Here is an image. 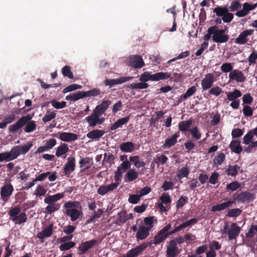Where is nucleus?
<instances>
[{"instance_id": "nucleus-11", "label": "nucleus", "mask_w": 257, "mask_h": 257, "mask_svg": "<svg viewBox=\"0 0 257 257\" xmlns=\"http://www.w3.org/2000/svg\"><path fill=\"white\" fill-rule=\"evenodd\" d=\"M254 30L252 29L246 30L241 32L237 38L235 39V43L239 45L245 44L249 40L248 36H251Z\"/></svg>"}, {"instance_id": "nucleus-45", "label": "nucleus", "mask_w": 257, "mask_h": 257, "mask_svg": "<svg viewBox=\"0 0 257 257\" xmlns=\"http://www.w3.org/2000/svg\"><path fill=\"white\" fill-rule=\"evenodd\" d=\"M130 161L134 163V165L137 168H140L145 166V163L143 161L140 160V157L139 156H131L129 158Z\"/></svg>"}, {"instance_id": "nucleus-15", "label": "nucleus", "mask_w": 257, "mask_h": 257, "mask_svg": "<svg viewBox=\"0 0 257 257\" xmlns=\"http://www.w3.org/2000/svg\"><path fill=\"white\" fill-rule=\"evenodd\" d=\"M257 7V3L250 5L248 3H245L243 4V8L242 10L237 11L235 15L238 17H243L247 15L249 12L251 10H254Z\"/></svg>"}, {"instance_id": "nucleus-30", "label": "nucleus", "mask_w": 257, "mask_h": 257, "mask_svg": "<svg viewBox=\"0 0 257 257\" xmlns=\"http://www.w3.org/2000/svg\"><path fill=\"white\" fill-rule=\"evenodd\" d=\"M169 236L168 234H165L160 230L155 235L154 240L151 241L149 242H152V244H154L155 245H158L163 242Z\"/></svg>"}, {"instance_id": "nucleus-39", "label": "nucleus", "mask_w": 257, "mask_h": 257, "mask_svg": "<svg viewBox=\"0 0 257 257\" xmlns=\"http://www.w3.org/2000/svg\"><path fill=\"white\" fill-rule=\"evenodd\" d=\"M82 98H83L82 91H78L68 95L66 96L65 99L67 100L76 101Z\"/></svg>"}, {"instance_id": "nucleus-44", "label": "nucleus", "mask_w": 257, "mask_h": 257, "mask_svg": "<svg viewBox=\"0 0 257 257\" xmlns=\"http://www.w3.org/2000/svg\"><path fill=\"white\" fill-rule=\"evenodd\" d=\"M48 206L46 207V211L49 214H51L54 212L59 210L61 206V204L59 203H51L48 204Z\"/></svg>"}, {"instance_id": "nucleus-22", "label": "nucleus", "mask_w": 257, "mask_h": 257, "mask_svg": "<svg viewBox=\"0 0 257 257\" xmlns=\"http://www.w3.org/2000/svg\"><path fill=\"white\" fill-rule=\"evenodd\" d=\"M229 78L231 80H236L238 82H243L245 80V76L240 70L235 69L229 74Z\"/></svg>"}, {"instance_id": "nucleus-31", "label": "nucleus", "mask_w": 257, "mask_h": 257, "mask_svg": "<svg viewBox=\"0 0 257 257\" xmlns=\"http://www.w3.org/2000/svg\"><path fill=\"white\" fill-rule=\"evenodd\" d=\"M119 149L122 152L131 153L135 150V146L132 142H123L119 145Z\"/></svg>"}, {"instance_id": "nucleus-60", "label": "nucleus", "mask_w": 257, "mask_h": 257, "mask_svg": "<svg viewBox=\"0 0 257 257\" xmlns=\"http://www.w3.org/2000/svg\"><path fill=\"white\" fill-rule=\"evenodd\" d=\"M241 7V5L238 1H233L231 3L230 6L229 8V10L231 12H233L236 11H237L238 9H240Z\"/></svg>"}, {"instance_id": "nucleus-43", "label": "nucleus", "mask_w": 257, "mask_h": 257, "mask_svg": "<svg viewBox=\"0 0 257 257\" xmlns=\"http://www.w3.org/2000/svg\"><path fill=\"white\" fill-rule=\"evenodd\" d=\"M226 93H227V99L229 101L235 100L237 98L240 97L242 95L241 91L236 89H235L232 92H227Z\"/></svg>"}, {"instance_id": "nucleus-25", "label": "nucleus", "mask_w": 257, "mask_h": 257, "mask_svg": "<svg viewBox=\"0 0 257 257\" xmlns=\"http://www.w3.org/2000/svg\"><path fill=\"white\" fill-rule=\"evenodd\" d=\"M180 137L179 132L175 133L171 138L167 139L162 146L163 149H168L174 146L177 143V139Z\"/></svg>"}, {"instance_id": "nucleus-46", "label": "nucleus", "mask_w": 257, "mask_h": 257, "mask_svg": "<svg viewBox=\"0 0 257 257\" xmlns=\"http://www.w3.org/2000/svg\"><path fill=\"white\" fill-rule=\"evenodd\" d=\"M83 98L86 97L96 96L101 93L100 90L98 88H93L87 91H82Z\"/></svg>"}, {"instance_id": "nucleus-40", "label": "nucleus", "mask_w": 257, "mask_h": 257, "mask_svg": "<svg viewBox=\"0 0 257 257\" xmlns=\"http://www.w3.org/2000/svg\"><path fill=\"white\" fill-rule=\"evenodd\" d=\"M68 151L69 148L67 144L63 143L57 148L55 155L59 157L65 154Z\"/></svg>"}, {"instance_id": "nucleus-37", "label": "nucleus", "mask_w": 257, "mask_h": 257, "mask_svg": "<svg viewBox=\"0 0 257 257\" xmlns=\"http://www.w3.org/2000/svg\"><path fill=\"white\" fill-rule=\"evenodd\" d=\"M98 116H99L93 111V113L85 118V120L90 126L94 127L98 123Z\"/></svg>"}, {"instance_id": "nucleus-63", "label": "nucleus", "mask_w": 257, "mask_h": 257, "mask_svg": "<svg viewBox=\"0 0 257 257\" xmlns=\"http://www.w3.org/2000/svg\"><path fill=\"white\" fill-rule=\"evenodd\" d=\"M188 197L186 196H182L176 202L177 209L182 208L187 202Z\"/></svg>"}, {"instance_id": "nucleus-20", "label": "nucleus", "mask_w": 257, "mask_h": 257, "mask_svg": "<svg viewBox=\"0 0 257 257\" xmlns=\"http://www.w3.org/2000/svg\"><path fill=\"white\" fill-rule=\"evenodd\" d=\"M240 228L236 223H232L228 229L227 234L229 240L235 239L239 234Z\"/></svg>"}, {"instance_id": "nucleus-35", "label": "nucleus", "mask_w": 257, "mask_h": 257, "mask_svg": "<svg viewBox=\"0 0 257 257\" xmlns=\"http://www.w3.org/2000/svg\"><path fill=\"white\" fill-rule=\"evenodd\" d=\"M130 119V117L129 116L119 119L111 125L110 130L113 131L121 127L122 125L126 123L129 121Z\"/></svg>"}, {"instance_id": "nucleus-32", "label": "nucleus", "mask_w": 257, "mask_h": 257, "mask_svg": "<svg viewBox=\"0 0 257 257\" xmlns=\"http://www.w3.org/2000/svg\"><path fill=\"white\" fill-rule=\"evenodd\" d=\"M139 177V174L134 169H130L124 176L125 182H133Z\"/></svg>"}, {"instance_id": "nucleus-48", "label": "nucleus", "mask_w": 257, "mask_h": 257, "mask_svg": "<svg viewBox=\"0 0 257 257\" xmlns=\"http://www.w3.org/2000/svg\"><path fill=\"white\" fill-rule=\"evenodd\" d=\"M192 137L196 140H200L202 136V134L197 126H195L189 130Z\"/></svg>"}, {"instance_id": "nucleus-47", "label": "nucleus", "mask_w": 257, "mask_h": 257, "mask_svg": "<svg viewBox=\"0 0 257 257\" xmlns=\"http://www.w3.org/2000/svg\"><path fill=\"white\" fill-rule=\"evenodd\" d=\"M14 160L10 151H6L0 153V162H10Z\"/></svg>"}, {"instance_id": "nucleus-19", "label": "nucleus", "mask_w": 257, "mask_h": 257, "mask_svg": "<svg viewBox=\"0 0 257 257\" xmlns=\"http://www.w3.org/2000/svg\"><path fill=\"white\" fill-rule=\"evenodd\" d=\"M133 78V77L125 76L121 77L117 79H105L104 81V83L106 86H108L109 87H111L114 85L124 83L127 81L132 80Z\"/></svg>"}, {"instance_id": "nucleus-7", "label": "nucleus", "mask_w": 257, "mask_h": 257, "mask_svg": "<svg viewBox=\"0 0 257 257\" xmlns=\"http://www.w3.org/2000/svg\"><path fill=\"white\" fill-rule=\"evenodd\" d=\"M152 242H145L142 244L131 249L128 251L125 255H123L122 257H137L148 246H151Z\"/></svg>"}, {"instance_id": "nucleus-12", "label": "nucleus", "mask_w": 257, "mask_h": 257, "mask_svg": "<svg viewBox=\"0 0 257 257\" xmlns=\"http://www.w3.org/2000/svg\"><path fill=\"white\" fill-rule=\"evenodd\" d=\"M96 243L97 240L94 239L81 242L78 247L79 254L81 255L86 253L89 249L93 248Z\"/></svg>"}, {"instance_id": "nucleus-24", "label": "nucleus", "mask_w": 257, "mask_h": 257, "mask_svg": "<svg viewBox=\"0 0 257 257\" xmlns=\"http://www.w3.org/2000/svg\"><path fill=\"white\" fill-rule=\"evenodd\" d=\"M80 167L82 168L80 172H83L88 170L93 164V160L92 158L85 157L81 158L79 161Z\"/></svg>"}, {"instance_id": "nucleus-51", "label": "nucleus", "mask_w": 257, "mask_h": 257, "mask_svg": "<svg viewBox=\"0 0 257 257\" xmlns=\"http://www.w3.org/2000/svg\"><path fill=\"white\" fill-rule=\"evenodd\" d=\"M254 134L251 130H249L247 133L243 137V144L245 145H248L250 143L252 139H253Z\"/></svg>"}, {"instance_id": "nucleus-17", "label": "nucleus", "mask_w": 257, "mask_h": 257, "mask_svg": "<svg viewBox=\"0 0 257 257\" xmlns=\"http://www.w3.org/2000/svg\"><path fill=\"white\" fill-rule=\"evenodd\" d=\"M119 184V183L115 182L110 184L107 186L101 185L98 188L97 192L98 194L101 196H104L108 192L113 191L117 188Z\"/></svg>"}, {"instance_id": "nucleus-42", "label": "nucleus", "mask_w": 257, "mask_h": 257, "mask_svg": "<svg viewBox=\"0 0 257 257\" xmlns=\"http://www.w3.org/2000/svg\"><path fill=\"white\" fill-rule=\"evenodd\" d=\"M149 84L144 82H140L139 83H135L130 84L127 86V88L131 89H143L147 88L149 87Z\"/></svg>"}, {"instance_id": "nucleus-23", "label": "nucleus", "mask_w": 257, "mask_h": 257, "mask_svg": "<svg viewBox=\"0 0 257 257\" xmlns=\"http://www.w3.org/2000/svg\"><path fill=\"white\" fill-rule=\"evenodd\" d=\"M53 224H50L48 226L45 227L43 230L38 233L37 237L41 239V242H44V238L49 237L53 233Z\"/></svg>"}, {"instance_id": "nucleus-61", "label": "nucleus", "mask_w": 257, "mask_h": 257, "mask_svg": "<svg viewBox=\"0 0 257 257\" xmlns=\"http://www.w3.org/2000/svg\"><path fill=\"white\" fill-rule=\"evenodd\" d=\"M47 190L44 188V187L42 185H38L35 191V195L36 196H44L46 193Z\"/></svg>"}, {"instance_id": "nucleus-13", "label": "nucleus", "mask_w": 257, "mask_h": 257, "mask_svg": "<svg viewBox=\"0 0 257 257\" xmlns=\"http://www.w3.org/2000/svg\"><path fill=\"white\" fill-rule=\"evenodd\" d=\"M128 65L134 68H141L145 65V63L141 56L134 55L131 56L128 61Z\"/></svg>"}, {"instance_id": "nucleus-38", "label": "nucleus", "mask_w": 257, "mask_h": 257, "mask_svg": "<svg viewBox=\"0 0 257 257\" xmlns=\"http://www.w3.org/2000/svg\"><path fill=\"white\" fill-rule=\"evenodd\" d=\"M212 40L217 43H226L229 40V36L228 35L214 34L212 36Z\"/></svg>"}, {"instance_id": "nucleus-57", "label": "nucleus", "mask_w": 257, "mask_h": 257, "mask_svg": "<svg viewBox=\"0 0 257 257\" xmlns=\"http://www.w3.org/2000/svg\"><path fill=\"white\" fill-rule=\"evenodd\" d=\"M103 212L104 211L103 209H98L97 211H94V214L90 216L89 222H94L95 221L96 218L100 217Z\"/></svg>"}, {"instance_id": "nucleus-55", "label": "nucleus", "mask_w": 257, "mask_h": 257, "mask_svg": "<svg viewBox=\"0 0 257 257\" xmlns=\"http://www.w3.org/2000/svg\"><path fill=\"white\" fill-rule=\"evenodd\" d=\"M52 105L56 109H61L66 106L67 103L65 101L59 102L56 100H52L50 102Z\"/></svg>"}, {"instance_id": "nucleus-54", "label": "nucleus", "mask_w": 257, "mask_h": 257, "mask_svg": "<svg viewBox=\"0 0 257 257\" xmlns=\"http://www.w3.org/2000/svg\"><path fill=\"white\" fill-rule=\"evenodd\" d=\"M82 88V85L77 84H72L68 85L66 88H65L63 90V92L64 93H67L69 92H71V91L75 90L78 89H81Z\"/></svg>"}, {"instance_id": "nucleus-5", "label": "nucleus", "mask_w": 257, "mask_h": 257, "mask_svg": "<svg viewBox=\"0 0 257 257\" xmlns=\"http://www.w3.org/2000/svg\"><path fill=\"white\" fill-rule=\"evenodd\" d=\"M213 11L217 16L222 17V20L224 23H230L233 19V14L229 12V9L226 7L217 6Z\"/></svg>"}, {"instance_id": "nucleus-56", "label": "nucleus", "mask_w": 257, "mask_h": 257, "mask_svg": "<svg viewBox=\"0 0 257 257\" xmlns=\"http://www.w3.org/2000/svg\"><path fill=\"white\" fill-rule=\"evenodd\" d=\"M240 187V183L237 181H234L229 184H228L226 185V189L227 190H231V191H234L235 190H236Z\"/></svg>"}, {"instance_id": "nucleus-52", "label": "nucleus", "mask_w": 257, "mask_h": 257, "mask_svg": "<svg viewBox=\"0 0 257 257\" xmlns=\"http://www.w3.org/2000/svg\"><path fill=\"white\" fill-rule=\"evenodd\" d=\"M75 244V242L71 241H68L61 244L59 246V248L61 251L67 250L73 247Z\"/></svg>"}, {"instance_id": "nucleus-8", "label": "nucleus", "mask_w": 257, "mask_h": 257, "mask_svg": "<svg viewBox=\"0 0 257 257\" xmlns=\"http://www.w3.org/2000/svg\"><path fill=\"white\" fill-rule=\"evenodd\" d=\"M33 145L31 143L26 146H16L12 148L10 152L12 154L13 160L16 159L21 154H24L27 153Z\"/></svg>"}, {"instance_id": "nucleus-9", "label": "nucleus", "mask_w": 257, "mask_h": 257, "mask_svg": "<svg viewBox=\"0 0 257 257\" xmlns=\"http://www.w3.org/2000/svg\"><path fill=\"white\" fill-rule=\"evenodd\" d=\"M13 191L14 187L11 183L5 184L1 187L0 194L2 201L5 203L8 202Z\"/></svg>"}, {"instance_id": "nucleus-34", "label": "nucleus", "mask_w": 257, "mask_h": 257, "mask_svg": "<svg viewBox=\"0 0 257 257\" xmlns=\"http://www.w3.org/2000/svg\"><path fill=\"white\" fill-rule=\"evenodd\" d=\"M192 124V120L189 119L186 121H180L178 124V127L179 131L182 132L189 131L190 130V127Z\"/></svg>"}, {"instance_id": "nucleus-50", "label": "nucleus", "mask_w": 257, "mask_h": 257, "mask_svg": "<svg viewBox=\"0 0 257 257\" xmlns=\"http://www.w3.org/2000/svg\"><path fill=\"white\" fill-rule=\"evenodd\" d=\"M130 161H123L117 168L122 173L126 170L131 169V163Z\"/></svg>"}, {"instance_id": "nucleus-28", "label": "nucleus", "mask_w": 257, "mask_h": 257, "mask_svg": "<svg viewBox=\"0 0 257 257\" xmlns=\"http://www.w3.org/2000/svg\"><path fill=\"white\" fill-rule=\"evenodd\" d=\"M150 231L145 226H139V229L136 234V237L139 240L145 239L150 234Z\"/></svg>"}, {"instance_id": "nucleus-41", "label": "nucleus", "mask_w": 257, "mask_h": 257, "mask_svg": "<svg viewBox=\"0 0 257 257\" xmlns=\"http://www.w3.org/2000/svg\"><path fill=\"white\" fill-rule=\"evenodd\" d=\"M240 169V167L237 165H229L226 170L228 176H235Z\"/></svg>"}, {"instance_id": "nucleus-33", "label": "nucleus", "mask_w": 257, "mask_h": 257, "mask_svg": "<svg viewBox=\"0 0 257 257\" xmlns=\"http://www.w3.org/2000/svg\"><path fill=\"white\" fill-rule=\"evenodd\" d=\"M229 148L232 152L237 154H240L242 151L240 142L237 140H232L229 145Z\"/></svg>"}, {"instance_id": "nucleus-4", "label": "nucleus", "mask_w": 257, "mask_h": 257, "mask_svg": "<svg viewBox=\"0 0 257 257\" xmlns=\"http://www.w3.org/2000/svg\"><path fill=\"white\" fill-rule=\"evenodd\" d=\"M21 212V209L16 206L12 208L9 211L10 219L16 224H22L27 221V217L25 212Z\"/></svg>"}, {"instance_id": "nucleus-14", "label": "nucleus", "mask_w": 257, "mask_h": 257, "mask_svg": "<svg viewBox=\"0 0 257 257\" xmlns=\"http://www.w3.org/2000/svg\"><path fill=\"white\" fill-rule=\"evenodd\" d=\"M53 136L65 142L74 141L78 139L77 135L72 133L59 132L58 134L53 135Z\"/></svg>"}, {"instance_id": "nucleus-1", "label": "nucleus", "mask_w": 257, "mask_h": 257, "mask_svg": "<svg viewBox=\"0 0 257 257\" xmlns=\"http://www.w3.org/2000/svg\"><path fill=\"white\" fill-rule=\"evenodd\" d=\"M32 118V116L30 114L22 116L16 123L9 126V132L11 133H15L24 125H26L24 128L26 133H31L34 131L36 129L37 125L35 121L31 120Z\"/></svg>"}, {"instance_id": "nucleus-6", "label": "nucleus", "mask_w": 257, "mask_h": 257, "mask_svg": "<svg viewBox=\"0 0 257 257\" xmlns=\"http://www.w3.org/2000/svg\"><path fill=\"white\" fill-rule=\"evenodd\" d=\"M255 197L254 193L248 191H243L239 194H234L232 201H235V202L237 201L239 203L249 202L253 200Z\"/></svg>"}, {"instance_id": "nucleus-10", "label": "nucleus", "mask_w": 257, "mask_h": 257, "mask_svg": "<svg viewBox=\"0 0 257 257\" xmlns=\"http://www.w3.org/2000/svg\"><path fill=\"white\" fill-rule=\"evenodd\" d=\"M166 256L176 257L180 252L176 242L174 240L170 241L167 245Z\"/></svg>"}, {"instance_id": "nucleus-18", "label": "nucleus", "mask_w": 257, "mask_h": 257, "mask_svg": "<svg viewBox=\"0 0 257 257\" xmlns=\"http://www.w3.org/2000/svg\"><path fill=\"white\" fill-rule=\"evenodd\" d=\"M75 159L73 157H70L67 159V162L65 164L64 168L65 175L69 176L70 174L75 170Z\"/></svg>"}, {"instance_id": "nucleus-58", "label": "nucleus", "mask_w": 257, "mask_h": 257, "mask_svg": "<svg viewBox=\"0 0 257 257\" xmlns=\"http://www.w3.org/2000/svg\"><path fill=\"white\" fill-rule=\"evenodd\" d=\"M241 211L239 208H233L228 211L227 216L229 217H236L241 214Z\"/></svg>"}, {"instance_id": "nucleus-49", "label": "nucleus", "mask_w": 257, "mask_h": 257, "mask_svg": "<svg viewBox=\"0 0 257 257\" xmlns=\"http://www.w3.org/2000/svg\"><path fill=\"white\" fill-rule=\"evenodd\" d=\"M196 90L197 89L196 86H191L190 88L187 89L185 94L181 95V97L182 99L186 100L193 95L196 92Z\"/></svg>"}, {"instance_id": "nucleus-26", "label": "nucleus", "mask_w": 257, "mask_h": 257, "mask_svg": "<svg viewBox=\"0 0 257 257\" xmlns=\"http://www.w3.org/2000/svg\"><path fill=\"white\" fill-rule=\"evenodd\" d=\"M105 133V131L102 130H93L86 134V137L93 140L98 141Z\"/></svg>"}, {"instance_id": "nucleus-59", "label": "nucleus", "mask_w": 257, "mask_h": 257, "mask_svg": "<svg viewBox=\"0 0 257 257\" xmlns=\"http://www.w3.org/2000/svg\"><path fill=\"white\" fill-rule=\"evenodd\" d=\"M221 70L223 73L231 72L233 71V66L230 63H225L221 65Z\"/></svg>"}, {"instance_id": "nucleus-29", "label": "nucleus", "mask_w": 257, "mask_h": 257, "mask_svg": "<svg viewBox=\"0 0 257 257\" xmlns=\"http://www.w3.org/2000/svg\"><path fill=\"white\" fill-rule=\"evenodd\" d=\"M64 196V193H58L53 195H49L44 199V202L46 204L56 203V202L63 198Z\"/></svg>"}, {"instance_id": "nucleus-64", "label": "nucleus", "mask_w": 257, "mask_h": 257, "mask_svg": "<svg viewBox=\"0 0 257 257\" xmlns=\"http://www.w3.org/2000/svg\"><path fill=\"white\" fill-rule=\"evenodd\" d=\"M225 159V155L223 153H220L215 157L214 161L216 164L220 165L224 161Z\"/></svg>"}, {"instance_id": "nucleus-36", "label": "nucleus", "mask_w": 257, "mask_h": 257, "mask_svg": "<svg viewBox=\"0 0 257 257\" xmlns=\"http://www.w3.org/2000/svg\"><path fill=\"white\" fill-rule=\"evenodd\" d=\"M144 222L145 224V227L151 231L154 226V222H157V219L154 216H148L144 218Z\"/></svg>"}, {"instance_id": "nucleus-16", "label": "nucleus", "mask_w": 257, "mask_h": 257, "mask_svg": "<svg viewBox=\"0 0 257 257\" xmlns=\"http://www.w3.org/2000/svg\"><path fill=\"white\" fill-rule=\"evenodd\" d=\"M214 82V76L212 73L207 74L202 80L201 86L203 90H206L211 88Z\"/></svg>"}, {"instance_id": "nucleus-21", "label": "nucleus", "mask_w": 257, "mask_h": 257, "mask_svg": "<svg viewBox=\"0 0 257 257\" xmlns=\"http://www.w3.org/2000/svg\"><path fill=\"white\" fill-rule=\"evenodd\" d=\"M111 104V101L110 100H104L102 103L97 105L93 111L101 116L103 114L105 113L106 110L108 108L109 106Z\"/></svg>"}, {"instance_id": "nucleus-62", "label": "nucleus", "mask_w": 257, "mask_h": 257, "mask_svg": "<svg viewBox=\"0 0 257 257\" xmlns=\"http://www.w3.org/2000/svg\"><path fill=\"white\" fill-rule=\"evenodd\" d=\"M222 89L219 86L212 87L208 91L210 95H213L216 96H219L222 93Z\"/></svg>"}, {"instance_id": "nucleus-2", "label": "nucleus", "mask_w": 257, "mask_h": 257, "mask_svg": "<svg viewBox=\"0 0 257 257\" xmlns=\"http://www.w3.org/2000/svg\"><path fill=\"white\" fill-rule=\"evenodd\" d=\"M63 208V212L70 217L72 221L78 219L81 215H82V207L80 202L78 201H68L66 202Z\"/></svg>"}, {"instance_id": "nucleus-53", "label": "nucleus", "mask_w": 257, "mask_h": 257, "mask_svg": "<svg viewBox=\"0 0 257 257\" xmlns=\"http://www.w3.org/2000/svg\"><path fill=\"white\" fill-rule=\"evenodd\" d=\"M62 73L64 76H67L70 79L73 78V74L71 71V67L66 65L62 69Z\"/></svg>"}, {"instance_id": "nucleus-3", "label": "nucleus", "mask_w": 257, "mask_h": 257, "mask_svg": "<svg viewBox=\"0 0 257 257\" xmlns=\"http://www.w3.org/2000/svg\"><path fill=\"white\" fill-rule=\"evenodd\" d=\"M170 74L168 72H160L152 74L149 71H145L140 76L139 80L141 81L146 82L149 81H158L161 80H165L170 77Z\"/></svg>"}, {"instance_id": "nucleus-27", "label": "nucleus", "mask_w": 257, "mask_h": 257, "mask_svg": "<svg viewBox=\"0 0 257 257\" xmlns=\"http://www.w3.org/2000/svg\"><path fill=\"white\" fill-rule=\"evenodd\" d=\"M234 203H235V201L228 200L222 203H220L215 205H213L211 207V211L213 212H216L223 210L226 209V208L231 207L232 205Z\"/></svg>"}]
</instances>
